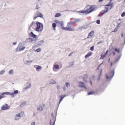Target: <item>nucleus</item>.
<instances>
[{"mask_svg":"<svg viewBox=\"0 0 125 125\" xmlns=\"http://www.w3.org/2000/svg\"><path fill=\"white\" fill-rule=\"evenodd\" d=\"M30 36L33 37V38H36L37 37V35L35 34L33 32H31L30 34Z\"/></svg>","mask_w":125,"mask_h":125,"instance_id":"obj_14","label":"nucleus"},{"mask_svg":"<svg viewBox=\"0 0 125 125\" xmlns=\"http://www.w3.org/2000/svg\"><path fill=\"white\" fill-rule=\"evenodd\" d=\"M108 52H109V51L108 50H107L106 51L105 53L104 54L105 55H107L108 54Z\"/></svg>","mask_w":125,"mask_h":125,"instance_id":"obj_47","label":"nucleus"},{"mask_svg":"<svg viewBox=\"0 0 125 125\" xmlns=\"http://www.w3.org/2000/svg\"><path fill=\"white\" fill-rule=\"evenodd\" d=\"M60 101H59V105L60 104V103L62 101L63 99V98L62 97V95H60Z\"/></svg>","mask_w":125,"mask_h":125,"instance_id":"obj_32","label":"nucleus"},{"mask_svg":"<svg viewBox=\"0 0 125 125\" xmlns=\"http://www.w3.org/2000/svg\"><path fill=\"white\" fill-rule=\"evenodd\" d=\"M88 78V76L86 74L84 75L83 77V81L87 83Z\"/></svg>","mask_w":125,"mask_h":125,"instance_id":"obj_13","label":"nucleus"},{"mask_svg":"<svg viewBox=\"0 0 125 125\" xmlns=\"http://www.w3.org/2000/svg\"><path fill=\"white\" fill-rule=\"evenodd\" d=\"M61 15V14L60 13H56L55 15V17H59Z\"/></svg>","mask_w":125,"mask_h":125,"instance_id":"obj_33","label":"nucleus"},{"mask_svg":"<svg viewBox=\"0 0 125 125\" xmlns=\"http://www.w3.org/2000/svg\"><path fill=\"white\" fill-rule=\"evenodd\" d=\"M37 27L35 29L36 31L37 32H41L43 29V25L42 23L38 21L36 22Z\"/></svg>","mask_w":125,"mask_h":125,"instance_id":"obj_3","label":"nucleus"},{"mask_svg":"<svg viewBox=\"0 0 125 125\" xmlns=\"http://www.w3.org/2000/svg\"><path fill=\"white\" fill-rule=\"evenodd\" d=\"M102 41H100L99 42H98L97 43V44H99V43H102Z\"/></svg>","mask_w":125,"mask_h":125,"instance_id":"obj_57","label":"nucleus"},{"mask_svg":"<svg viewBox=\"0 0 125 125\" xmlns=\"http://www.w3.org/2000/svg\"><path fill=\"white\" fill-rule=\"evenodd\" d=\"M15 115H16V116H17L18 117H21V115H20V113H19V114H16Z\"/></svg>","mask_w":125,"mask_h":125,"instance_id":"obj_42","label":"nucleus"},{"mask_svg":"<svg viewBox=\"0 0 125 125\" xmlns=\"http://www.w3.org/2000/svg\"><path fill=\"white\" fill-rule=\"evenodd\" d=\"M35 122H33L31 123V125H35Z\"/></svg>","mask_w":125,"mask_h":125,"instance_id":"obj_51","label":"nucleus"},{"mask_svg":"<svg viewBox=\"0 0 125 125\" xmlns=\"http://www.w3.org/2000/svg\"><path fill=\"white\" fill-rule=\"evenodd\" d=\"M18 92V91L17 90L14 91L13 93H11L9 92H4L2 93L1 94L3 95L4 94L9 95H11L12 97H14V94H17Z\"/></svg>","mask_w":125,"mask_h":125,"instance_id":"obj_4","label":"nucleus"},{"mask_svg":"<svg viewBox=\"0 0 125 125\" xmlns=\"http://www.w3.org/2000/svg\"><path fill=\"white\" fill-rule=\"evenodd\" d=\"M19 118L16 115H15L14 120H15L17 121L19 119Z\"/></svg>","mask_w":125,"mask_h":125,"instance_id":"obj_38","label":"nucleus"},{"mask_svg":"<svg viewBox=\"0 0 125 125\" xmlns=\"http://www.w3.org/2000/svg\"><path fill=\"white\" fill-rule=\"evenodd\" d=\"M56 87L58 89H60V86L59 85H57L56 86Z\"/></svg>","mask_w":125,"mask_h":125,"instance_id":"obj_48","label":"nucleus"},{"mask_svg":"<svg viewBox=\"0 0 125 125\" xmlns=\"http://www.w3.org/2000/svg\"><path fill=\"white\" fill-rule=\"evenodd\" d=\"M36 24H36L35 22H34L33 21L32 22L29 26V29L31 30V27L33 28H34L35 27Z\"/></svg>","mask_w":125,"mask_h":125,"instance_id":"obj_11","label":"nucleus"},{"mask_svg":"<svg viewBox=\"0 0 125 125\" xmlns=\"http://www.w3.org/2000/svg\"><path fill=\"white\" fill-rule=\"evenodd\" d=\"M102 71L101 70V71H100V74L99 75V79H98V80H99V79H100V76L101 75V73H102Z\"/></svg>","mask_w":125,"mask_h":125,"instance_id":"obj_53","label":"nucleus"},{"mask_svg":"<svg viewBox=\"0 0 125 125\" xmlns=\"http://www.w3.org/2000/svg\"><path fill=\"white\" fill-rule=\"evenodd\" d=\"M125 15V12H123L121 14V16L122 17H124Z\"/></svg>","mask_w":125,"mask_h":125,"instance_id":"obj_43","label":"nucleus"},{"mask_svg":"<svg viewBox=\"0 0 125 125\" xmlns=\"http://www.w3.org/2000/svg\"><path fill=\"white\" fill-rule=\"evenodd\" d=\"M17 43L16 42H14L13 43V45H16Z\"/></svg>","mask_w":125,"mask_h":125,"instance_id":"obj_55","label":"nucleus"},{"mask_svg":"<svg viewBox=\"0 0 125 125\" xmlns=\"http://www.w3.org/2000/svg\"><path fill=\"white\" fill-rule=\"evenodd\" d=\"M52 27L53 28V30L55 31L56 30L55 28L56 26V23H52Z\"/></svg>","mask_w":125,"mask_h":125,"instance_id":"obj_17","label":"nucleus"},{"mask_svg":"<svg viewBox=\"0 0 125 125\" xmlns=\"http://www.w3.org/2000/svg\"><path fill=\"white\" fill-rule=\"evenodd\" d=\"M56 83V81L52 79H51L50 81V83L51 84H54Z\"/></svg>","mask_w":125,"mask_h":125,"instance_id":"obj_26","label":"nucleus"},{"mask_svg":"<svg viewBox=\"0 0 125 125\" xmlns=\"http://www.w3.org/2000/svg\"><path fill=\"white\" fill-rule=\"evenodd\" d=\"M26 44V42H20L18 45L16 50H18L20 48Z\"/></svg>","mask_w":125,"mask_h":125,"instance_id":"obj_10","label":"nucleus"},{"mask_svg":"<svg viewBox=\"0 0 125 125\" xmlns=\"http://www.w3.org/2000/svg\"><path fill=\"white\" fill-rule=\"evenodd\" d=\"M37 110L38 111H41L43 110L42 106L41 105H39L38 107Z\"/></svg>","mask_w":125,"mask_h":125,"instance_id":"obj_16","label":"nucleus"},{"mask_svg":"<svg viewBox=\"0 0 125 125\" xmlns=\"http://www.w3.org/2000/svg\"><path fill=\"white\" fill-rule=\"evenodd\" d=\"M13 71L12 70H11L8 73L10 75L12 74L13 73Z\"/></svg>","mask_w":125,"mask_h":125,"instance_id":"obj_37","label":"nucleus"},{"mask_svg":"<svg viewBox=\"0 0 125 125\" xmlns=\"http://www.w3.org/2000/svg\"><path fill=\"white\" fill-rule=\"evenodd\" d=\"M37 38H36L35 39H33L30 37L27 38L26 39L25 42H29L31 43H34L36 42V40H37Z\"/></svg>","mask_w":125,"mask_h":125,"instance_id":"obj_5","label":"nucleus"},{"mask_svg":"<svg viewBox=\"0 0 125 125\" xmlns=\"http://www.w3.org/2000/svg\"><path fill=\"white\" fill-rule=\"evenodd\" d=\"M5 71L4 70H3L1 71L0 72V75H2L4 73Z\"/></svg>","mask_w":125,"mask_h":125,"instance_id":"obj_39","label":"nucleus"},{"mask_svg":"<svg viewBox=\"0 0 125 125\" xmlns=\"http://www.w3.org/2000/svg\"><path fill=\"white\" fill-rule=\"evenodd\" d=\"M10 108V106L8 104H6L5 105L2 106L1 107V108L2 110H5L9 109Z\"/></svg>","mask_w":125,"mask_h":125,"instance_id":"obj_9","label":"nucleus"},{"mask_svg":"<svg viewBox=\"0 0 125 125\" xmlns=\"http://www.w3.org/2000/svg\"><path fill=\"white\" fill-rule=\"evenodd\" d=\"M60 21H58V20H56L55 21V22H56L58 24L59 23H60Z\"/></svg>","mask_w":125,"mask_h":125,"instance_id":"obj_49","label":"nucleus"},{"mask_svg":"<svg viewBox=\"0 0 125 125\" xmlns=\"http://www.w3.org/2000/svg\"><path fill=\"white\" fill-rule=\"evenodd\" d=\"M100 23V21L99 20H97L96 21V23L98 24H99Z\"/></svg>","mask_w":125,"mask_h":125,"instance_id":"obj_46","label":"nucleus"},{"mask_svg":"<svg viewBox=\"0 0 125 125\" xmlns=\"http://www.w3.org/2000/svg\"><path fill=\"white\" fill-rule=\"evenodd\" d=\"M44 42L42 40L39 41L37 43H35L34 45L33 46L32 48H33L35 47L39 46L42 45V44L44 43Z\"/></svg>","mask_w":125,"mask_h":125,"instance_id":"obj_7","label":"nucleus"},{"mask_svg":"<svg viewBox=\"0 0 125 125\" xmlns=\"http://www.w3.org/2000/svg\"><path fill=\"white\" fill-rule=\"evenodd\" d=\"M90 83H91V85H92V82L91 80L90 81Z\"/></svg>","mask_w":125,"mask_h":125,"instance_id":"obj_61","label":"nucleus"},{"mask_svg":"<svg viewBox=\"0 0 125 125\" xmlns=\"http://www.w3.org/2000/svg\"><path fill=\"white\" fill-rule=\"evenodd\" d=\"M1 94H1V95H0V99H1L4 97V95H2Z\"/></svg>","mask_w":125,"mask_h":125,"instance_id":"obj_41","label":"nucleus"},{"mask_svg":"<svg viewBox=\"0 0 125 125\" xmlns=\"http://www.w3.org/2000/svg\"><path fill=\"white\" fill-rule=\"evenodd\" d=\"M94 91H92L91 92H89L88 94V95H89L91 94H94Z\"/></svg>","mask_w":125,"mask_h":125,"instance_id":"obj_29","label":"nucleus"},{"mask_svg":"<svg viewBox=\"0 0 125 125\" xmlns=\"http://www.w3.org/2000/svg\"><path fill=\"white\" fill-rule=\"evenodd\" d=\"M65 85L67 88H69L70 85V84L68 82H66L65 83Z\"/></svg>","mask_w":125,"mask_h":125,"instance_id":"obj_27","label":"nucleus"},{"mask_svg":"<svg viewBox=\"0 0 125 125\" xmlns=\"http://www.w3.org/2000/svg\"><path fill=\"white\" fill-rule=\"evenodd\" d=\"M36 12L38 14V16H39V17H40L41 18L43 17V15L41 13L39 12L38 11Z\"/></svg>","mask_w":125,"mask_h":125,"instance_id":"obj_21","label":"nucleus"},{"mask_svg":"<svg viewBox=\"0 0 125 125\" xmlns=\"http://www.w3.org/2000/svg\"><path fill=\"white\" fill-rule=\"evenodd\" d=\"M31 84L30 83H28L27 84V85L26 86V87H27L28 88H29V89L31 87Z\"/></svg>","mask_w":125,"mask_h":125,"instance_id":"obj_31","label":"nucleus"},{"mask_svg":"<svg viewBox=\"0 0 125 125\" xmlns=\"http://www.w3.org/2000/svg\"><path fill=\"white\" fill-rule=\"evenodd\" d=\"M55 120H55L53 123V124L52 125H55ZM50 125H52V122H51V120H50Z\"/></svg>","mask_w":125,"mask_h":125,"instance_id":"obj_40","label":"nucleus"},{"mask_svg":"<svg viewBox=\"0 0 125 125\" xmlns=\"http://www.w3.org/2000/svg\"><path fill=\"white\" fill-rule=\"evenodd\" d=\"M43 3V2L42 0H39L38 2L37 3L36 5V8L35 9H38L40 8L39 7V5L40 4V5H42Z\"/></svg>","mask_w":125,"mask_h":125,"instance_id":"obj_8","label":"nucleus"},{"mask_svg":"<svg viewBox=\"0 0 125 125\" xmlns=\"http://www.w3.org/2000/svg\"><path fill=\"white\" fill-rule=\"evenodd\" d=\"M93 54V53L92 52H90L88 53L85 56V58H86L89 57L90 56H91Z\"/></svg>","mask_w":125,"mask_h":125,"instance_id":"obj_18","label":"nucleus"},{"mask_svg":"<svg viewBox=\"0 0 125 125\" xmlns=\"http://www.w3.org/2000/svg\"><path fill=\"white\" fill-rule=\"evenodd\" d=\"M29 88H28L27 87L24 88H23L24 91H25L27 90Z\"/></svg>","mask_w":125,"mask_h":125,"instance_id":"obj_45","label":"nucleus"},{"mask_svg":"<svg viewBox=\"0 0 125 125\" xmlns=\"http://www.w3.org/2000/svg\"><path fill=\"white\" fill-rule=\"evenodd\" d=\"M103 0H99L98 1L100 2H101L103 1Z\"/></svg>","mask_w":125,"mask_h":125,"instance_id":"obj_54","label":"nucleus"},{"mask_svg":"<svg viewBox=\"0 0 125 125\" xmlns=\"http://www.w3.org/2000/svg\"><path fill=\"white\" fill-rule=\"evenodd\" d=\"M117 28H115L113 31H112V32H116L117 31Z\"/></svg>","mask_w":125,"mask_h":125,"instance_id":"obj_50","label":"nucleus"},{"mask_svg":"<svg viewBox=\"0 0 125 125\" xmlns=\"http://www.w3.org/2000/svg\"><path fill=\"white\" fill-rule=\"evenodd\" d=\"M38 17H39V16H38V14H37V13L36 12L34 15V17L33 18L34 20H35V19H36V18H37Z\"/></svg>","mask_w":125,"mask_h":125,"instance_id":"obj_28","label":"nucleus"},{"mask_svg":"<svg viewBox=\"0 0 125 125\" xmlns=\"http://www.w3.org/2000/svg\"><path fill=\"white\" fill-rule=\"evenodd\" d=\"M32 62V61H25L24 62V63L25 64L28 65H29V64L28 63H31Z\"/></svg>","mask_w":125,"mask_h":125,"instance_id":"obj_25","label":"nucleus"},{"mask_svg":"<svg viewBox=\"0 0 125 125\" xmlns=\"http://www.w3.org/2000/svg\"><path fill=\"white\" fill-rule=\"evenodd\" d=\"M94 46H93L90 49V50L92 51H93L94 50Z\"/></svg>","mask_w":125,"mask_h":125,"instance_id":"obj_44","label":"nucleus"},{"mask_svg":"<svg viewBox=\"0 0 125 125\" xmlns=\"http://www.w3.org/2000/svg\"><path fill=\"white\" fill-rule=\"evenodd\" d=\"M62 97L63 98L65 96V95H62Z\"/></svg>","mask_w":125,"mask_h":125,"instance_id":"obj_59","label":"nucleus"},{"mask_svg":"<svg viewBox=\"0 0 125 125\" xmlns=\"http://www.w3.org/2000/svg\"><path fill=\"white\" fill-rule=\"evenodd\" d=\"M62 29L65 30L70 31V27H62Z\"/></svg>","mask_w":125,"mask_h":125,"instance_id":"obj_19","label":"nucleus"},{"mask_svg":"<svg viewBox=\"0 0 125 125\" xmlns=\"http://www.w3.org/2000/svg\"><path fill=\"white\" fill-rule=\"evenodd\" d=\"M114 50L116 52H117L118 53H119V52H120L119 49H118L117 48H115V49Z\"/></svg>","mask_w":125,"mask_h":125,"instance_id":"obj_36","label":"nucleus"},{"mask_svg":"<svg viewBox=\"0 0 125 125\" xmlns=\"http://www.w3.org/2000/svg\"><path fill=\"white\" fill-rule=\"evenodd\" d=\"M85 9L86 10L82 11V13H85L87 14L94 10V7L89 5L86 6Z\"/></svg>","mask_w":125,"mask_h":125,"instance_id":"obj_1","label":"nucleus"},{"mask_svg":"<svg viewBox=\"0 0 125 125\" xmlns=\"http://www.w3.org/2000/svg\"><path fill=\"white\" fill-rule=\"evenodd\" d=\"M58 25L61 26L62 27H63L64 25V22L63 21H60V23L58 24Z\"/></svg>","mask_w":125,"mask_h":125,"instance_id":"obj_22","label":"nucleus"},{"mask_svg":"<svg viewBox=\"0 0 125 125\" xmlns=\"http://www.w3.org/2000/svg\"><path fill=\"white\" fill-rule=\"evenodd\" d=\"M41 48H39L36 50L35 52H39L41 51Z\"/></svg>","mask_w":125,"mask_h":125,"instance_id":"obj_34","label":"nucleus"},{"mask_svg":"<svg viewBox=\"0 0 125 125\" xmlns=\"http://www.w3.org/2000/svg\"><path fill=\"white\" fill-rule=\"evenodd\" d=\"M112 53L114 55H115V53L114 52H113Z\"/></svg>","mask_w":125,"mask_h":125,"instance_id":"obj_63","label":"nucleus"},{"mask_svg":"<svg viewBox=\"0 0 125 125\" xmlns=\"http://www.w3.org/2000/svg\"><path fill=\"white\" fill-rule=\"evenodd\" d=\"M38 66H37L36 65H35L34 66V67L36 68V67H37Z\"/></svg>","mask_w":125,"mask_h":125,"instance_id":"obj_56","label":"nucleus"},{"mask_svg":"<svg viewBox=\"0 0 125 125\" xmlns=\"http://www.w3.org/2000/svg\"><path fill=\"white\" fill-rule=\"evenodd\" d=\"M79 83L80 84L79 86L81 87H84L86 89H87L86 87V86L84 83L82 82H80Z\"/></svg>","mask_w":125,"mask_h":125,"instance_id":"obj_12","label":"nucleus"},{"mask_svg":"<svg viewBox=\"0 0 125 125\" xmlns=\"http://www.w3.org/2000/svg\"><path fill=\"white\" fill-rule=\"evenodd\" d=\"M54 68L56 69H57L59 68V65L58 64L54 65Z\"/></svg>","mask_w":125,"mask_h":125,"instance_id":"obj_30","label":"nucleus"},{"mask_svg":"<svg viewBox=\"0 0 125 125\" xmlns=\"http://www.w3.org/2000/svg\"><path fill=\"white\" fill-rule=\"evenodd\" d=\"M113 3H111V2H110V4L107 5H105V10H103L102 14L103 15L107 12L108 11L109 9H111L113 6Z\"/></svg>","mask_w":125,"mask_h":125,"instance_id":"obj_2","label":"nucleus"},{"mask_svg":"<svg viewBox=\"0 0 125 125\" xmlns=\"http://www.w3.org/2000/svg\"><path fill=\"white\" fill-rule=\"evenodd\" d=\"M25 48V46H24L22 47L19 49L18 50H16V51L20 52L21 51H22L24 50V49Z\"/></svg>","mask_w":125,"mask_h":125,"instance_id":"obj_20","label":"nucleus"},{"mask_svg":"<svg viewBox=\"0 0 125 125\" xmlns=\"http://www.w3.org/2000/svg\"><path fill=\"white\" fill-rule=\"evenodd\" d=\"M26 105V102H24L21 103L20 105V106L21 107H22L24 106L25 105Z\"/></svg>","mask_w":125,"mask_h":125,"instance_id":"obj_23","label":"nucleus"},{"mask_svg":"<svg viewBox=\"0 0 125 125\" xmlns=\"http://www.w3.org/2000/svg\"><path fill=\"white\" fill-rule=\"evenodd\" d=\"M102 63H101V64H100V65L98 67V68H97V69H99V67H100V65H101V64H102Z\"/></svg>","mask_w":125,"mask_h":125,"instance_id":"obj_60","label":"nucleus"},{"mask_svg":"<svg viewBox=\"0 0 125 125\" xmlns=\"http://www.w3.org/2000/svg\"><path fill=\"white\" fill-rule=\"evenodd\" d=\"M94 34V31H92L90 33H89L88 35V38H89L90 37H92L93 36Z\"/></svg>","mask_w":125,"mask_h":125,"instance_id":"obj_15","label":"nucleus"},{"mask_svg":"<svg viewBox=\"0 0 125 125\" xmlns=\"http://www.w3.org/2000/svg\"><path fill=\"white\" fill-rule=\"evenodd\" d=\"M111 67L112 66H113V64H112V62H111Z\"/></svg>","mask_w":125,"mask_h":125,"instance_id":"obj_62","label":"nucleus"},{"mask_svg":"<svg viewBox=\"0 0 125 125\" xmlns=\"http://www.w3.org/2000/svg\"><path fill=\"white\" fill-rule=\"evenodd\" d=\"M42 67H41L40 66H38L37 67H36V70L37 71H39L38 70L39 69H41Z\"/></svg>","mask_w":125,"mask_h":125,"instance_id":"obj_35","label":"nucleus"},{"mask_svg":"<svg viewBox=\"0 0 125 125\" xmlns=\"http://www.w3.org/2000/svg\"><path fill=\"white\" fill-rule=\"evenodd\" d=\"M114 74V70H113L112 72H110L108 74V75H106V78L107 79H111L113 77Z\"/></svg>","mask_w":125,"mask_h":125,"instance_id":"obj_6","label":"nucleus"},{"mask_svg":"<svg viewBox=\"0 0 125 125\" xmlns=\"http://www.w3.org/2000/svg\"><path fill=\"white\" fill-rule=\"evenodd\" d=\"M62 97L63 98L65 96V95H62Z\"/></svg>","mask_w":125,"mask_h":125,"instance_id":"obj_58","label":"nucleus"},{"mask_svg":"<svg viewBox=\"0 0 125 125\" xmlns=\"http://www.w3.org/2000/svg\"><path fill=\"white\" fill-rule=\"evenodd\" d=\"M70 25V22H69L68 23V25Z\"/></svg>","mask_w":125,"mask_h":125,"instance_id":"obj_64","label":"nucleus"},{"mask_svg":"<svg viewBox=\"0 0 125 125\" xmlns=\"http://www.w3.org/2000/svg\"><path fill=\"white\" fill-rule=\"evenodd\" d=\"M63 89L64 91H66V88L65 86H64L63 87Z\"/></svg>","mask_w":125,"mask_h":125,"instance_id":"obj_52","label":"nucleus"},{"mask_svg":"<svg viewBox=\"0 0 125 125\" xmlns=\"http://www.w3.org/2000/svg\"><path fill=\"white\" fill-rule=\"evenodd\" d=\"M106 55L105 54H103V53L101 55V57L100 59V60L103 59L105 56Z\"/></svg>","mask_w":125,"mask_h":125,"instance_id":"obj_24","label":"nucleus"}]
</instances>
